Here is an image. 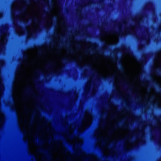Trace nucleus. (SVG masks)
Wrapping results in <instances>:
<instances>
[{"instance_id":"f257e3e1","label":"nucleus","mask_w":161,"mask_h":161,"mask_svg":"<svg viewBox=\"0 0 161 161\" xmlns=\"http://www.w3.org/2000/svg\"><path fill=\"white\" fill-rule=\"evenodd\" d=\"M95 136L101 145L103 143L108 144L110 142V137L102 129H99L96 131Z\"/></svg>"},{"instance_id":"f03ea898","label":"nucleus","mask_w":161,"mask_h":161,"mask_svg":"<svg viewBox=\"0 0 161 161\" xmlns=\"http://www.w3.org/2000/svg\"><path fill=\"white\" fill-rule=\"evenodd\" d=\"M92 119V116L91 113L87 112L85 115L82 123L78 131L81 132L88 127L91 124Z\"/></svg>"},{"instance_id":"7ed1b4c3","label":"nucleus","mask_w":161,"mask_h":161,"mask_svg":"<svg viewBox=\"0 0 161 161\" xmlns=\"http://www.w3.org/2000/svg\"><path fill=\"white\" fill-rule=\"evenodd\" d=\"M155 67L161 70V52L157 56L154 62ZM158 84L161 86V77L158 78L157 81Z\"/></svg>"},{"instance_id":"20e7f679","label":"nucleus","mask_w":161,"mask_h":161,"mask_svg":"<svg viewBox=\"0 0 161 161\" xmlns=\"http://www.w3.org/2000/svg\"><path fill=\"white\" fill-rule=\"evenodd\" d=\"M83 140L82 138L79 137V136L76 137L70 140L69 141V142L74 145L76 144H80L82 143Z\"/></svg>"},{"instance_id":"39448f33","label":"nucleus","mask_w":161,"mask_h":161,"mask_svg":"<svg viewBox=\"0 0 161 161\" xmlns=\"http://www.w3.org/2000/svg\"><path fill=\"white\" fill-rule=\"evenodd\" d=\"M24 139L26 141H27L28 144L30 145L31 142L33 141L34 137L31 133H29L28 134H25L24 136Z\"/></svg>"},{"instance_id":"423d86ee","label":"nucleus","mask_w":161,"mask_h":161,"mask_svg":"<svg viewBox=\"0 0 161 161\" xmlns=\"http://www.w3.org/2000/svg\"><path fill=\"white\" fill-rule=\"evenodd\" d=\"M21 4L18 3H15L13 4L12 9L14 10L15 9H19L21 6Z\"/></svg>"},{"instance_id":"0eeeda50","label":"nucleus","mask_w":161,"mask_h":161,"mask_svg":"<svg viewBox=\"0 0 161 161\" xmlns=\"http://www.w3.org/2000/svg\"><path fill=\"white\" fill-rule=\"evenodd\" d=\"M6 42L5 37H3L0 40V51L3 47L4 45Z\"/></svg>"},{"instance_id":"6e6552de","label":"nucleus","mask_w":161,"mask_h":161,"mask_svg":"<svg viewBox=\"0 0 161 161\" xmlns=\"http://www.w3.org/2000/svg\"><path fill=\"white\" fill-rule=\"evenodd\" d=\"M91 84V81H88L87 84V85L86 86V90H89L90 87V86Z\"/></svg>"},{"instance_id":"1a4fd4ad","label":"nucleus","mask_w":161,"mask_h":161,"mask_svg":"<svg viewBox=\"0 0 161 161\" xmlns=\"http://www.w3.org/2000/svg\"><path fill=\"white\" fill-rule=\"evenodd\" d=\"M29 32H32L35 31V28L33 26H32L31 27L30 29H29V30H28Z\"/></svg>"},{"instance_id":"9d476101","label":"nucleus","mask_w":161,"mask_h":161,"mask_svg":"<svg viewBox=\"0 0 161 161\" xmlns=\"http://www.w3.org/2000/svg\"><path fill=\"white\" fill-rule=\"evenodd\" d=\"M20 118H19V124H20V126H21V127H22V126H23V125H23V124H22V119H21V118H20V117H19Z\"/></svg>"},{"instance_id":"9b49d317","label":"nucleus","mask_w":161,"mask_h":161,"mask_svg":"<svg viewBox=\"0 0 161 161\" xmlns=\"http://www.w3.org/2000/svg\"><path fill=\"white\" fill-rule=\"evenodd\" d=\"M30 57H31V56H30V55L28 54V55H27V59H30V58H31Z\"/></svg>"},{"instance_id":"f8f14e48","label":"nucleus","mask_w":161,"mask_h":161,"mask_svg":"<svg viewBox=\"0 0 161 161\" xmlns=\"http://www.w3.org/2000/svg\"><path fill=\"white\" fill-rule=\"evenodd\" d=\"M22 71H23L22 70H20V71H20V74H21V73H22Z\"/></svg>"},{"instance_id":"ddd939ff","label":"nucleus","mask_w":161,"mask_h":161,"mask_svg":"<svg viewBox=\"0 0 161 161\" xmlns=\"http://www.w3.org/2000/svg\"><path fill=\"white\" fill-rule=\"evenodd\" d=\"M2 16V14L0 13V17H1Z\"/></svg>"},{"instance_id":"4468645a","label":"nucleus","mask_w":161,"mask_h":161,"mask_svg":"<svg viewBox=\"0 0 161 161\" xmlns=\"http://www.w3.org/2000/svg\"><path fill=\"white\" fill-rule=\"evenodd\" d=\"M27 60H27V61H27V62H28V61H29L30 59H27Z\"/></svg>"},{"instance_id":"2eb2a0df","label":"nucleus","mask_w":161,"mask_h":161,"mask_svg":"<svg viewBox=\"0 0 161 161\" xmlns=\"http://www.w3.org/2000/svg\"><path fill=\"white\" fill-rule=\"evenodd\" d=\"M116 40H117V37H116Z\"/></svg>"}]
</instances>
